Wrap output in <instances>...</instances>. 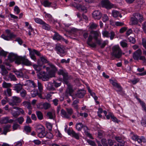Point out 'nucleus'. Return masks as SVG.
<instances>
[{
	"mask_svg": "<svg viewBox=\"0 0 146 146\" xmlns=\"http://www.w3.org/2000/svg\"><path fill=\"white\" fill-rule=\"evenodd\" d=\"M50 70L48 72V74L44 71H41L38 74L39 78L43 81H45L48 80L50 78L54 77L55 73L57 71V69L54 65L50 64Z\"/></svg>",
	"mask_w": 146,
	"mask_h": 146,
	"instance_id": "obj_1",
	"label": "nucleus"
},
{
	"mask_svg": "<svg viewBox=\"0 0 146 146\" xmlns=\"http://www.w3.org/2000/svg\"><path fill=\"white\" fill-rule=\"evenodd\" d=\"M111 55L115 58L119 59L122 55V51L118 45L114 46L111 49Z\"/></svg>",
	"mask_w": 146,
	"mask_h": 146,
	"instance_id": "obj_2",
	"label": "nucleus"
},
{
	"mask_svg": "<svg viewBox=\"0 0 146 146\" xmlns=\"http://www.w3.org/2000/svg\"><path fill=\"white\" fill-rule=\"evenodd\" d=\"M66 111L62 109L60 111V114L61 116L66 119L70 118L71 116L73 113V110L71 108H66Z\"/></svg>",
	"mask_w": 146,
	"mask_h": 146,
	"instance_id": "obj_3",
	"label": "nucleus"
},
{
	"mask_svg": "<svg viewBox=\"0 0 146 146\" xmlns=\"http://www.w3.org/2000/svg\"><path fill=\"white\" fill-rule=\"evenodd\" d=\"M5 32L7 34V35H5L4 34H2L1 36V37L5 40H13L17 36L16 35L14 34L13 33H11V31L9 29L5 30Z\"/></svg>",
	"mask_w": 146,
	"mask_h": 146,
	"instance_id": "obj_4",
	"label": "nucleus"
},
{
	"mask_svg": "<svg viewBox=\"0 0 146 146\" xmlns=\"http://www.w3.org/2000/svg\"><path fill=\"white\" fill-rule=\"evenodd\" d=\"M55 49L57 53L61 57H63L66 54L65 48L64 46L60 44H57L56 45Z\"/></svg>",
	"mask_w": 146,
	"mask_h": 146,
	"instance_id": "obj_5",
	"label": "nucleus"
},
{
	"mask_svg": "<svg viewBox=\"0 0 146 146\" xmlns=\"http://www.w3.org/2000/svg\"><path fill=\"white\" fill-rule=\"evenodd\" d=\"M109 81L113 86L117 89H114L117 93L119 94L121 92L123 93V88L120 84L117 82L116 80L110 79Z\"/></svg>",
	"mask_w": 146,
	"mask_h": 146,
	"instance_id": "obj_6",
	"label": "nucleus"
},
{
	"mask_svg": "<svg viewBox=\"0 0 146 146\" xmlns=\"http://www.w3.org/2000/svg\"><path fill=\"white\" fill-rule=\"evenodd\" d=\"M58 74L59 75H62L63 76V80L64 82L66 84H67L69 77L68 73L67 71L65 70L60 69L58 72Z\"/></svg>",
	"mask_w": 146,
	"mask_h": 146,
	"instance_id": "obj_7",
	"label": "nucleus"
},
{
	"mask_svg": "<svg viewBox=\"0 0 146 146\" xmlns=\"http://www.w3.org/2000/svg\"><path fill=\"white\" fill-rule=\"evenodd\" d=\"M46 63H47L50 66V64L53 65L47 60L46 57L45 56H42L40 57L37 61V64L39 65L42 66L43 64Z\"/></svg>",
	"mask_w": 146,
	"mask_h": 146,
	"instance_id": "obj_8",
	"label": "nucleus"
},
{
	"mask_svg": "<svg viewBox=\"0 0 146 146\" xmlns=\"http://www.w3.org/2000/svg\"><path fill=\"white\" fill-rule=\"evenodd\" d=\"M19 59V62L18 63V64H23L28 66H31L32 64L31 62L26 58L25 56H21L20 58Z\"/></svg>",
	"mask_w": 146,
	"mask_h": 146,
	"instance_id": "obj_9",
	"label": "nucleus"
},
{
	"mask_svg": "<svg viewBox=\"0 0 146 146\" xmlns=\"http://www.w3.org/2000/svg\"><path fill=\"white\" fill-rule=\"evenodd\" d=\"M20 56H18L13 53H10L8 55V58L11 62L15 60V63L18 64V63L19 62V59L20 58Z\"/></svg>",
	"mask_w": 146,
	"mask_h": 146,
	"instance_id": "obj_10",
	"label": "nucleus"
},
{
	"mask_svg": "<svg viewBox=\"0 0 146 146\" xmlns=\"http://www.w3.org/2000/svg\"><path fill=\"white\" fill-rule=\"evenodd\" d=\"M101 5L103 7L107 9H110L114 7V5L111 3L109 0H102Z\"/></svg>",
	"mask_w": 146,
	"mask_h": 146,
	"instance_id": "obj_11",
	"label": "nucleus"
},
{
	"mask_svg": "<svg viewBox=\"0 0 146 146\" xmlns=\"http://www.w3.org/2000/svg\"><path fill=\"white\" fill-rule=\"evenodd\" d=\"M21 101V99L19 97L16 96H13L12 99L9 102V104L11 106L17 105L18 104L20 103Z\"/></svg>",
	"mask_w": 146,
	"mask_h": 146,
	"instance_id": "obj_12",
	"label": "nucleus"
},
{
	"mask_svg": "<svg viewBox=\"0 0 146 146\" xmlns=\"http://www.w3.org/2000/svg\"><path fill=\"white\" fill-rule=\"evenodd\" d=\"M67 133L68 135L74 138L77 140H79L80 139L79 133H76L72 129H68L67 131Z\"/></svg>",
	"mask_w": 146,
	"mask_h": 146,
	"instance_id": "obj_13",
	"label": "nucleus"
},
{
	"mask_svg": "<svg viewBox=\"0 0 146 146\" xmlns=\"http://www.w3.org/2000/svg\"><path fill=\"white\" fill-rule=\"evenodd\" d=\"M142 52L141 49H139L135 51L133 55V59L136 60H138L139 57L142 55Z\"/></svg>",
	"mask_w": 146,
	"mask_h": 146,
	"instance_id": "obj_14",
	"label": "nucleus"
},
{
	"mask_svg": "<svg viewBox=\"0 0 146 146\" xmlns=\"http://www.w3.org/2000/svg\"><path fill=\"white\" fill-rule=\"evenodd\" d=\"M31 96L33 97H34L37 96H38V97L41 99H44L45 98L43 97L42 95V94L38 92V91L36 89H34L31 92Z\"/></svg>",
	"mask_w": 146,
	"mask_h": 146,
	"instance_id": "obj_15",
	"label": "nucleus"
},
{
	"mask_svg": "<svg viewBox=\"0 0 146 146\" xmlns=\"http://www.w3.org/2000/svg\"><path fill=\"white\" fill-rule=\"evenodd\" d=\"M44 13L45 14V18L50 23L55 24L57 22V21L54 20L51 15L47 13L46 12H44Z\"/></svg>",
	"mask_w": 146,
	"mask_h": 146,
	"instance_id": "obj_16",
	"label": "nucleus"
},
{
	"mask_svg": "<svg viewBox=\"0 0 146 146\" xmlns=\"http://www.w3.org/2000/svg\"><path fill=\"white\" fill-rule=\"evenodd\" d=\"M100 34L98 31L92 30L90 32V34L89 35L88 37L90 36H91L92 39L93 38L95 40L98 38Z\"/></svg>",
	"mask_w": 146,
	"mask_h": 146,
	"instance_id": "obj_17",
	"label": "nucleus"
},
{
	"mask_svg": "<svg viewBox=\"0 0 146 146\" xmlns=\"http://www.w3.org/2000/svg\"><path fill=\"white\" fill-rule=\"evenodd\" d=\"M133 16L135 17L138 21L141 23L144 20V18L143 15L140 13H136L133 14Z\"/></svg>",
	"mask_w": 146,
	"mask_h": 146,
	"instance_id": "obj_18",
	"label": "nucleus"
},
{
	"mask_svg": "<svg viewBox=\"0 0 146 146\" xmlns=\"http://www.w3.org/2000/svg\"><path fill=\"white\" fill-rule=\"evenodd\" d=\"M111 118L112 121L118 123V119L116 117L114 116L113 113L111 112H109L108 114L106 116V118L108 119H109Z\"/></svg>",
	"mask_w": 146,
	"mask_h": 146,
	"instance_id": "obj_19",
	"label": "nucleus"
},
{
	"mask_svg": "<svg viewBox=\"0 0 146 146\" xmlns=\"http://www.w3.org/2000/svg\"><path fill=\"white\" fill-rule=\"evenodd\" d=\"M93 17L95 19H100L102 16V14L98 10L94 11L92 13Z\"/></svg>",
	"mask_w": 146,
	"mask_h": 146,
	"instance_id": "obj_20",
	"label": "nucleus"
},
{
	"mask_svg": "<svg viewBox=\"0 0 146 146\" xmlns=\"http://www.w3.org/2000/svg\"><path fill=\"white\" fill-rule=\"evenodd\" d=\"M23 85L21 84H15L14 87V90H15L17 93H19L23 88Z\"/></svg>",
	"mask_w": 146,
	"mask_h": 146,
	"instance_id": "obj_21",
	"label": "nucleus"
},
{
	"mask_svg": "<svg viewBox=\"0 0 146 146\" xmlns=\"http://www.w3.org/2000/svg\"><path fill=\"white\" fill-rule=\"evenodd\" d=\"M92 38L90 36L89 37H88L87 41V44L90 47L93 48H95L96 47V45L94 42L91 43V42L92 41Z\"/></svg>",
	"mask_w": 146,
	"mask_h": 146,
	"instance_id": "obj_22",
	"label": "nucleus"
},
{
	"mask_svg": "<svg viewBox=\"0 0 146 146\" xmlns=\"http://www.w3.org/2000/svg\"><path fill=\"white\" fill-rule=\"evenodd\" d=\"M85 91L83 90H80L78 91L76 94V96L78 98H81L83 97L85 94Z\"/></svg>",
	"mask_w": 146,
	"mask_h": 146,
	"instance_id": "obj_23",
	"label": "nucleus"
},
{
	"mask_svg": "<svg viewBox=\"0 0 146 146\" xmlns=\"http://www.w3.org/2000/svg\"><path fill=\"white\" fill-rule=\"evenodd\" d=\"M83 128L84 129V133L88 137L92 139H93V138L91 135V134L88 131V127L86 125H83Z\"/></svg>",
	"mask_w": 146,
	"mask_h": 146,
	"instance_id": "obj_24",
	"label": "nucleus"
},
{
	"mask_svg": "<svg viewBox=\"0 0 146 146\" xmlns=\"http://www.w3.org/2000/svg\"><path fill=\"white\" fill-rule=\"evenodd\" d=\"M98 27V24L93 22L90 23L88 26L89 29L91 30L96 29Z\"/></svg>",
	"mask_w": 146,
	"mask_h": 146,
	"instance_id": "obj_25",
	"label": "nucleus"
},
{
	"mask_svg": "<svg viewBox=\"0 0 146 146\" xmlns=\"http://www.w3.org/2000/svg\"><path fill=\"white\" fill-rule=\"evenodd\" d=\"M0 68L1 69V73L3 76H7L8 73V72L6 69L5 66L3 65L0 66Z\"/></svg>",
	"mask_w": 146,
	"mask_h": 146,
	"instance_id": "obj_26",
	"label": "nucleus"
},
{
	"mask_svg": "<svg viewBox=\"0 0 146 146\" xmlns=\"http://www.w3.org/2000/svg\"><path fill=\"white\" fill-rule=\"evenodd\" d=\"M112 14L113 17L114 18L117 17L118 16H119L120 18H121L122 17L119 12L114 10L112 11Z\"/></svg>",
	"mask_w": 146,
	"mask_h": 146,
	"instance_id": "obj_27",
	"label": "nucleus"
},
{
	"mask_svg": "<svg viewBox=\"0 0 146 146\" xmlns=\"http://www.w3.org/2000/svg\"><path fill=\"white\" fill-rule=\"evenodd\" d=\"M23 105L27 108L29 110H31L32 109V107L31 103L25 101L23 102Z\"/></svg>",
	"mask_w": 146,
	"mask_h": 146,
	"instance_id": "obj_28",
	"label": "nucleus"
},
{
	"mask_svg": "<svg viewBox=\"0 0 146 146\" xmlns=\"http://www.w3.org/2000/svg\"><path fill=\"white\" fill-rule=\"evenodd\" d=\"M83 125L82 123H77L76 125V128L78 131H80L82 129Z\"/></svg>",
	"mask_w": 146,
	"mask_h": 146,
	"instance_id": "obj_29",
	"label": "nucleus"
},
{
	"mask_svg": "<svg viewBox=\"0 0 146 146\" xmlns=\"http://www.w3.org/2000/svg\"><path fill=\"white\" fill-rule=\"evenodd\" d=\"M10 127V125H7L4 126L3 128L4 129L3 133H2L1 134H4L5 135H6L7 133L9 131V130Z\"/></svg>",
	"mask_w": 146,
	"mask_h": 146,
	"instance_id": "obj_30",
	"label": "nucleus"
},
{
	"mask_svg": "<svg viewBox=\"0 0 146 146\" xmlns=\"http://www.w3.org/2000/svg\"><path fill=\"white\" fill-rule=\"evenodd\" d=\"M45 130L44 126L41 125H38L36 126V130L37 133Z\"/></svg>",
	"mask_w": 146,
	"mask_h": 146,
	"instance_id": "obj_31",
	"label": "nucleus"
},
{
	"mask_svg": "<svg viewBox=\"0 0 146 146\" xmlns=\"http://www.w3.org/2000/svg\"><path fill=\"white\" fill-rule=\"evenodd\" d=\"M38 136L40 138H42L46 136V132L45 130L40 131L38 133Z\"/></svg>",
	"mask_w": 146,
	"mask_h": 146,
	"instance_id": "obj_32",
	"label": "nucleus"
},
{
	"mask_svg": "<svg viewBox=\"0 0 146 146\" xmlns=\"http://www.w3.org/2000/svg\"><path fill=\"white\" fill-rule=\"evenodd\" d=\"M47 89L50 90H54L55 89V88L54 86V84L53 82L48 83L47 85Z\"/></svg>",
	"mask_w": 146,
	"mask_h": 146,
	"instance_id": "obj_33",
	"label": "nucleus"
},
{
	"mask_svg": "<svg viewBox=\"0 0 146 146\" xmlns=\"http://www.w3.org/2000/svg\"><path fill=\"white\" fill-rule=\"evenodd\" d=\"M73 92L72 87L71 85H68L67 89L66 92L71 95Z\"/></svg>",
	"mask_w": 146,
	"mask_h": 146,
	"instance_id": "obj_34",
	"label": "nucleus"
},
{
	"mask_svg": "<svg viewBox=\"0 0 146 146\" xmlns=\"http://www.w3.org/2000/svg\"><path fill=\"white\" fill-rule=\"evenodd\" d=\"M42 29L46 30H49L50 28V27L49 25L46 24L44 21L43 24L42 25Z\"/></svg>",
	"mask_w": 146,
	"mask_h": 146,
	"instance_id": "obj_35",
	"label": "nucleus"
},
{
	"mask_svg": "<svg viewBox=\"0 0 146 146\" xmlns=\"http://www.w3.org/2000/svg\"><path fill=\"white\" fill-rule=\"evenodd\" d=\"M62 37L58 33H55L53 37V39L55 40H59L62 38Z\"/></svg>",
	"mask_w": 146,
	"mask_h": 146,
	"instance_id": "obj_36",
	"label": "nucleus"
},
{
	"mask_svg": "<svg viewBox=\"0 0 146 146\" xmlns=\"http://www.w3.org/2000/svg\"><path fill=\"white\" fill-rule=\"evenodd\" d=\"M131 136L132 139L135 141H137L139 139V137L136 134L133 133L131 132Z\"/></svg>",
	"mask_w": 146,
	"mask_h": 146,
	"instance_id": "obj_37",
	"label": "nucleus"
},
{
	"mask_svg": "<svg viewBox=\"0 0 146 146\" xmlns=\"http://www.w3.org/2000/svg\"><path fill=\"white\" fill-rule=\"evenodd\" d=\"M131 21L132 25H137L139 22L133 16L131 17Z\"/></svg>",
	"mask_w": 146,
	"mask_h": 146,
	"instance_id": "obj_38",
	"label": "nucleus"
},
{
	"mask_svg": "<svg viewBox=\"0 0 146 146\" xmlns=\"http://www.w3.org/2000/svg\"><path fill=\"white\" fill-rule=\"evenodd\" d=\"M79 103V100H74L73 102L72 106L76 109L78 110V106L77 104Z\"/></svg>",
	"mask_w": 146,
	"mask_h": 146,
	"instance_id": "obj_39",
	"label": "nucleus"
},
{
	"mask_svg": "<svg viewBox=\"0 0 146 146\" xmlns=\"http://www.w3.org/2000/svg\"><path fill=\"white\" fill-rule=\"evenodd\" d=\"M42 66L36 64H34L33 65V67L34 69L36 71L38 72H40L42 69Z\"/></svg>",
	"mask_w": 146,
	"mask_h": 146,
	"instance_id": "obj_40",
	"label": "nucleus"
},
{
	"mask_svg": "<svg viewBox=\"0 0 146 146\" xmlns=\"http://www.w3.org/2000/svg\"><path fill=\"white\" fill-rule=\"evenodd\" d=\"M38 89L39 90V92L42 94V93L43 90V86L42 84L39 81L38 82Z\"/></svg>",
	"mask_w": 146,
	"mask_h": 146,
	"instance_id": "obj_41",
	"label": "nucleus"
},
{
	"mask_svg": "<svg viewBox=\"0 0 146 146\" xmlns=\"http://www.w3.org/2000/svg\"><path fill=\"white\" fill-rule=\"evenodd\" d=\"M36 114L38 119L40 120H42L43 118V115L42 113L40 111H37Z\"/></svg>",
	"mask_w": 146,
	"mask_h": 146,
	"instance_id": "obj_42",
	"label": "nucleus"
},
{
	"mask_svg": "<svg viewBox=\"0 0 146 146\" xmlns=\"http://www.w3.org/2000/svg\"><path fill=\"white\" fill-rule=\"evenodd\" d=\"M47 115L49 119H53L55 117V113L53 112H47Z\"/></svg>",
	"mask_w": 146,
	"mask_h": 146,
	"instance_id": "obj_43",
	"label": "nucleus"
},
{
	"mask_svg": "<svg viewBox=\"0 0 146 146\" xmlns=\"http://www.w3.org/2000/svg\"><path fill=\"white\" fill-rule=\"evenodd\" d=\"M19 92H20V95L23 98L25 97L27 93L26 90L24 89L22 90Z\"/></svg>",
	"mask_w": 146,
	"mask_h": 146,
	"instance_id": "obj_44",
	"label": "nucleus"
},
{
	"mask_svg": "<svg viewBox=\"0 0 146 146\" xmlns=\"http://www.w3.org/2000/svg\"><path fill=\"white\" fill-rule=\"evenodd\" d=\"M15 73L18 78H20L23 77V74L22 72L15 71Z\"/></svg>",
	"mask_w": 146,
	"mask_h": 146,
	"instance_id": "obj_45",
	"label": "nucleus"
},
{
	"mask_svg": "<svg viewBox=\"0 0 146 146\" xmlns=\"http://www.w3.org/2000/svg\"><path fill=\"white\" fill-rule=\"evenodd\" d=\"M141 123L142 125L145 126L146 127V115L144 116L142 118L141 121Z\"/></svg>",
	"mask_w": 146,
	"mask_h": 146,
	"instance_id": "obj_46",
	"label": "nucleus"
},
{
	"mask_svg": "<svg viewBox=\"0 0 146 146\" xmlns=\"http://www.w3.org/2000/svg\"><path fill=\"white\" fill-rule=\"evenodd\" d=\"M24 129L27 133L30 132L31 130V127L28 126H25L24 127Z\"/></svg>",
	"mask_w": 146,
	"mask_h": 146,
	"instance_id": "obj_47",
	"label": "nucleus"
},
{
	"mask_svg": "<svg viewBox=\"0 0 146 146\" xmlns=\"http://www.w3.org/2000/svg\"><path fill=\"white\" fill-rule=\"evenodd\" d=\"M36 23L41 25H42L43 24L44 21H43L42 19L39 18H35L34 19Z\"/></svg>",
	"mask_w": 146,
	"mask_h": 146,
	"instance_id": "obj_48",
	"label": "nucleus"
},
{
	"mask_svg": "<svg viewBox=\"0 0 146 146\" xmlns=\"http://www.w3.org/2000/svg\"><path fill=\"white\" fill-rule=\"evenodd\" d=\"M24 119L23 117H20L16 119L15 121H17L20 124H21L24 121Z\"/></svg>",
	"mask_w": 146,
	"mask_h": 146,
	"instance_id": "obj_49",
	"label": "nucleus"
},
{
	"mask_svg": "<svg viewBox=\"0 0 146 146\" xmlns=\"http://www.w3.org/2000/svg\"><path fill=\"white\" fill-rule=\"evenodd\" d=\"M9 78H10L11 80L15 81L17 80L15 76L11 73H10L9 75Z\"/></svg>",
	"mask_w": 146,
	"mask_h": 146,
	"instance_id": "obj_50",
	"label": "nucleus"
},
{
	"mask_svg": "<svg viewBox=\"0 0 146 146\" xmlns=\"http://www.w3.org/2000/svg\"><path fill=\"white\" fill-rule=\"evenodd\" d=\"M142 142L143 143L146 142V139L143 136H141L138 140V142L139 143H141Z\"/></svg>",
	"mask_w": 146,
	"mask_h": 146,
	"instance_id": "obj_51",
	"label": "nucleus"
},
{
	"mask_svg": "<svg viewBox=\"0 0 146 146\" xmlns=\"http://www.w3.org/2000/svg\"><path fill=\"white\" fill-rule=\"evenodd\" d=\"M109 20V17L106 14L104 15L102 17V20L104 22H105Z\"/></svg>",
	"mask_w": 146,
	"mask_h": 146,
	"instance_id": "obj_52",
	"label": "nucleus"
},
{
	"mask_svg": "<svg viewBox=\"0 0 146 146\" xmlns=\"http://www.w3.org/2000/svg\"><path fill=\"white\" fill-rule=\"evenodd\" d=\"M8 117H4L2 118L1 121V122L2 123H8Z\"/></svg>",
	"mask_w": 146,
	"mask_h": 146,
	"instance_id": "obj_53",
	"label": "nucleus"
},
{
	"mask_svg": "<svg viewBox=\"0 0 146 146\" xmlns=\"http://www.w3.org/2000/svg\"><path fill=\"white\" fill-rule=\"evenodd\" d=\"M44 109L47 110L49 108L50 106V104L48 103H45L43 104L42 105Z\"/></svg>",
	"mask_w": 146,
	"mask_h": 146,
	"instance_id": "obj_54",
	"label": "nucleus"
},
{
	"mask_svg": "<svg viewBox=\"0 0 146 146\" xmlns=\"http://www.w3.org/2000/svg\"><path fill=\"white\" fill-rule=\"evenodd\" d=\"M102 34L105 37L108 38L110 36V33L107 31H102Z\"/></svg>",
	"mask_w": 146,
	"mask_h": 146,
	"instance_id": "obj_55",
	"label": "nucleus"
},
{
	"mask_svg": "<svg viewBox=\"0 0 146 146\" xmlns=\"http://www.w3.org/2000/svg\"><path fill=\"white\" fill-rule=\"evenodd\" d=\"M6 96H11L12 95L11 90L10 88H7L6 90V92H5Z\"/></svg>",
	"mask_w": 146,
	"mask_h": 146,
	"instance_id": "obj_56",
	"label": "nucleus"
},
{
	"mask_svg": "<svg viewBox=\"0 0 146 146\" xmlns=\"http://www.w3.org/2000/svg\"><path fill=\"white\" fill-rule=\"evenodd\" d=\"M120 44L123 48H125L127 47V44L126 41H121L120 42Z\"/></svg>",
	"mask_w": 146,
	"mask_h": 146,
	"instance_id": "obj_57",
	"label": "nucleus"
},
{
	"mask_svg": "<svg viewBox=\"0 0 146 146\" xmlns=\"http://www.w3.org/2000/svg\"><path fill=\"white\" fill-rule=\"evenodd\" d=\"M51 4V3L47 0L44 1L43 3V5L45 7H49Z\"/></svg>",
	"mask_w": 146,
	"mask_h": 146,
	"instance_id": "obj_58",
	"label": "nucleus"
},
{
	"mask_svg": "<svg viewBox=\"0 0 146 146\" xmlns=\"http://www.w3.org/2000/svg\"><path fill=\"white\" fill-rule=\"evenodd\" d=\"M29 55L32 59L35 61L36 59V57L33 53L31 51L30 52Z\"/></svg>",
	"mask_w": 146,
	"mask_h": 146,
	"instance_id": "obj_59",
	"label": "nucleus"
},
{
	"mask_svg": "<svg viewBox=\"0 0 146 146\" xmlns=\"http://www.w3.org/2000/svg\"><path fill=\"white\" fill-rule=\"evenodd\" d=\"M139 60L142 61L144 64L146 63V58L145 56L141 55L139 57Z\"/></svg>",
	"mask_w": 146,
	"mask_h": 146,
	"instance_id": "obj_60",
	"label": "nucleus"
},
{
	"mask_svg": "<svg viewBox=\"0 0 146 146\" xmlns=\"http://www.w3.org/2000/svg\"><path fill=\"white\" fill-rule=\"evenodd\" d=\"M3 87L4 88H7L10 87L11 84L10 83H7L4 82L3 84Z\"/></svg>",
	"mask_w": 146,
	"mask_h": 146,
	"instance_id": "obj_61",
	"label": "nucleus"
},
{
	"mask_svg": "<svg viewBox=\"0 0 146 146\" xmlns=\"http://www.w3.org/2000/svg\"><path fill=\"white\" fill-rule=\"evenodd\" d=\"M115 25L117 27H121L124 25V24L123 22H121L117 21L115 23Z\"/></svg>",
	"mask_w": 146,
	"mask_h": 146,
	"instance_id": "obj_62",
	"label": "nucleus"
},
{
	"mask_svg": "<svg viewBox=\"0 0 146 146\" xmlns=\"http://www.w3.org/2000/svg\"><path fill=\"white\" fill-rule=\"evenodd\" d=\"M29 83L30 84V85L32 87H33L34 88H35L37 87V85L32 80H29Z\"/></svg>",
	"mask_w": 146,
	"mask_h": 146,
	"instance_id": "obj_63",
	"label": "nucleus"
},
{
	"mask_svg": "<svg viewBox=\"0 0 146 146\" xmlns=\"http://www.w3.org/2000/svg\"><path fill=\"white\" fill-rule=\"evenodd\" d=\"M102 143L103 146H108L107 141L106 139H102Z\"/></svg>",
	"mask_w": 146,
	"mask_h": 146,
	"instance_id": "obj_64",
	"label": "nucleus"
}]
</instances>
